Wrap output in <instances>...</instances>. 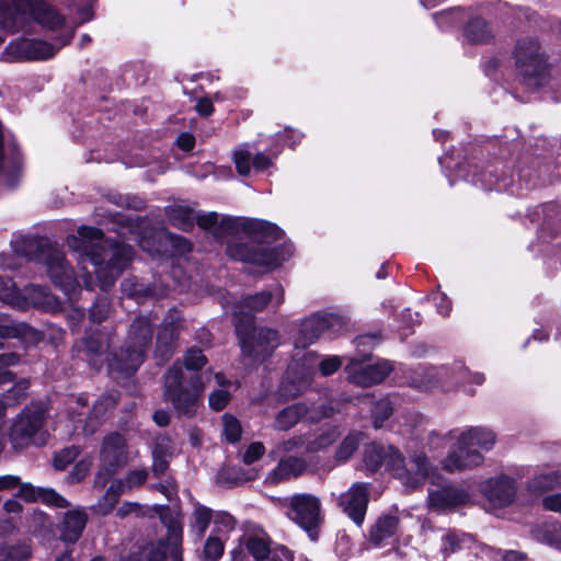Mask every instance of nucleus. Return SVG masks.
Returning <instances> with one entry per match:
<instances>
[{
    "instance_id": "nucleus-51",
    "label": "nucleus",
    "mask_w": 561,
    "mask_h": 561,
    "mask_svg": "<svg viewBox=\"0 0 561 561\" xmlns=\"http://www.w3.org/2000/svg\"><path fill=\"white\" fill-rule=\"evenodd\" d=\"M169 466L170 463L167 459L165 450L160 446H156L152 450L151 471L153 477L161 478L168 471Z\"/></svg>"
},
{
    "instance_id": "nucleus-57",
    "label": "nucleus",
    "mask_w": 561,
    "mask_h": 561,
    "mask_svg": "<svg viewBox=\"0 0 561 561\" xmlns=\"http://www.w3.org/2000/svg\"><path fill=\"white\" fill-rule=\"evenodd\" d=\"M217 221H218V214L216 211H209L206 214L196 211L195 225H197L204 231L211 233Z\"/></svg>"
},
{
    "instance_id": "nucleus-36",
    "label": "nucleus",
    "mask_w": 561,
    "mask_h": 561,
    "mask_svg": "<svg viewBox=\"0 0 561 561\" xmlns=\"http://www.w3.org/2000/svg\"><path fill=\"white\" fill-rule=\"evenodd\" d=\"M378 341L379 335L377 334L358 335L354 341L357 347V355L351 359V363L353 365H359L369 362L373 357V346L377 344Z\"/></svg>"
},
{
    "instance_id": "nucleus-13",
    "label": "nucleus",
    "mask_w": 561,
    "mask_h": 561,
    "mask_svg": "<svg viewBox=\"0 0 561 561\" xmlns=\"http://www.w3.org/2000/svg\"><path fill=\"white\" fill-rule=\"evenodd\" d=\"M73 35L75 32L72 31L66 35L58 36V47L44 39L24 38L16 43H10L8 49L25 60H47L53 58L61 47L70 44Z\"/></svg>"
},
{
    "instance_id": "nucleus-29",
    "label": "nucleus",
    "mask_w": 561,
    "mask_h": 561,
    "mask_svg": "<svg viewBox=\"0 0 561 561\" xmlns=\"http://www.w3.org/2000/svg\"><path fill=\"white\" fill-rule=\"evenodd\" d=\"M257 478L259 473L255 469L245 470L238 466L222 468L217 474L218 482L229 488L240 485L248 481H254Z\"/></svg>"
},
{
    "instance_id": "nucleus-5",
    "label": "nucleus",
    "mask_w": 561,
    "mask_h": 561,
    "mask_svg": "<svg viewBox=\"0 0 561 561\" xmlns=\"http://www.w3.org/2000/svg\"><path fill=\"white\" fill-rule=\"evenodd\" d=\"M495 434L488 428L476 426L462 432L455 449L443 460L447 472L471 469L483 462L482 451H489L495 444Z\"/></svg>"
},
{
    "instance_id": "nucleus-7",
    "label": "nucleus",
    "mask_w": 561,
    "mask_h": 561,
    "mask_svg": "<svg viewBox=\"0 0 561 561\" xmlns=\"http://www.w3.org/2000/svg\"><path fill=\"white\" fill-rule=\"evenodd\" d=\"M242 355L256 363L266 362L279 345V333L267 327L256 328L250 316L234 324Z\"/></svg>"
},
{
    "instance_id": "nucleus-10",
    "label": "nucleus",
    "mask_w": 561,
    "mask_h": 561,
    "mask_svg": "<svg viewBox=\"0 0 561 561\" xmlns=\"http://www.w3.org/2000/svg\"><path fill=\"white\" fill-rule=\"evenodd\" d=\"M345 323L340 316L334 313H313L304 319L299 324L294 345L305 350L313 344L324 333H335L344 328Z\"/></svg>"
},
{
    "instance_id": "nucleus-37",
    "label": "nucleus",
    "mask_w": 561,
    "mask_h": 561,
    "mask_svg": "<svg viewBox=\"0 0 561 561\" xmlns=\"http://www.w3.org/2000/svg\"><path fill=\"white\" fill-rule=\"evenodd\" d=\"M241 220L242 217L234 216H222L220 221H217L216 226L210 233L215 241L222 242V240L232 236L239 231H241Z\"/></svg>"
},
{
    "instance_id": "nucleus-44",
    "label": "nucleus",
    "mask_w": 561,
    "mask_h": 561,
    "mask_svg": "<svg viewBox=\"0 0 561 561\" xmlns=\"http://www.w3.org/2000/svg\"><path fill=\"white\" fill-rule=\"evenodd\" d=\"M224 435L227 443L234 445L240 442L242 427L240 421L230 413L222 415Z\"/></svg>"
},
{
    "instance_id": "nucleus-62",
    "label": "nucleus",
    "mask_w": 561,
    "mask_h": 561,
    "mask_svg": "<svg viewBox=\"0 0 561 561\" xmlns=\"http://www.w3.org/2000/svg\"><path fill=\"white\" fill-rule=\"evenodd\" d=\"M234 164L237 172L242 175L247 176L250 174L251 165H252V159L251 154L248 151H240L234 154Z\"/></svg>"
},
{
    "instance_id": "nucleus-18",
    "label": "nucleus",
    "mask_w": 561,
    "mask_h": 561,
    "mask_svg": "<svg viewBox=\"0 0 561 561\" xmlns=\"http://www.w3.org/2000/svg\"><path fill=\"white\" fill-rule=\"evenodd\" d=\"M368 503L369 494L367 484L363 482L353 484L350 492L342 496L340 501V504L343 506V512L358 527H362L364 524Z\"/></svg>"
},
{
    "instance_id": "nucleus-39",
    "label": "nucleus",
    "mask_w": 561,
    "mask_h": 561,
    "mask_svg": "<svg viewBox=\"0 0 561 561\" xmlns=\"http://www.w3.org/2000/svg\"><path fill=\"white\" fill-rule=\"evenodd\" d=\"M110 309L111 299L106 295L96 296L89 308V320L96 324L102 323L107 319Z\"/></svg>"
},
{
    "instance_id": "nucleus-45",
    "label": "nucleus",
    "mask_w": 561,
    "mask_h": 561,
    "mask_svg": "<svg viewBox=\"0 0 561 561\" xmlns=\"http://www.w3.org/2000/svg\"><path fill=\"white\" fill-rule=\"evenodd\" d=\"M21 356L14 352L0 354V385L13 382L15 374L8 369L10 366L18 365Z\"/></svg>"
},
{
    "instance_id": "nucleus-56",
    "label": "nucleus",
    "mask_w": 561,
    "mask_h": 561,
    "mask_svg": "<svg viewBox=\"0 0 561 561\" xmlns=\"http://www.w3.org/2000/svg\"><path fill=\"white\" fill-rule=\"evenodd\" d=\"M265 454V446L261 442L251 443L245 449L242 461L245 465H252L255 461L260 460Z\"/></svg>"
},
{
    "instance_id": "nucleus-2",
    "label": "nucleus",
    "mask_w": 561,
    "mask_h": 561,
    "mask_svg": "<svg viewBox=\"0 0 561 561\" xmlns=\"http://www.w3.org/2000/svg\"><path fill=\"white\" fill-rule=\"evenodd\" d=\"M207 364V358L197 346L190 347L184 354L183 371L179 363H174L164 374V399L170 402L179 415L193 417L201 402L204 383L199 370Z\"/></svg>"
},
{
    "instance_id": "nucleus-59",
    "label": "nucleus",
    "mask_w": 561,
    "mask_h": 561,
    "mask_svg": "<svg viewBox=\"0 0 561 561\" xmlns=\"http://www.w3.org/2000/svg\"><path fill=\"white\" fill-rule=\"evenodd\" d=\"M118 502L119 500H117V497H114L113 495L105 492L104 495L99 500L95 506V512L101 516H107L113 513Z\"/></svg>"
},
{
    "instance_id": "nucleus-38",
    "label": "nucleus",
    "mask_w": 561,
    "mask_h": 561,
    "mask_svg": "<svg viewBox=\"0 0 561 561\" xmlns=\"http://www.w3.org/2000/svg\"><path fill=\"white\" fill-rule=\"evenodd\" d=\"M32 557V548L25 542L0 546V561H27Z\"/></svg>"
},
{
    "instance_id": "nucleus-55",
    "label": "nucleus",
    "mask_w": 561,
    "mask_h": 561,
    "mask_svg": "<svg viewBox=\"0 0 561 561\" xmlns=\"http://www.w3.org/2000/svg\"><path fill=\"white\" fill-rule=\"evenodd\" d=\"M229 401L230 393L224 389L214 390L208 398L209 407L217 412L222 411L228 405Z\"/></svg>"
},
{
    "instance_id": "nucleus-24",
    "label": "nucleus",
    "mask_w": 561,
    "mask_h": 561,
    "mask_svg": "<svg viewBox=\"0 0 561 561\" xmlns=\"http://www.w3.org/2000/svg\"><path fill=\"white\" fill-rule=\"evenodd\" d=\"M400 519L391 514L380 515L369 527L368 540L374 547L381 546L385 541L393 537L398 530Z\"/></svg>"
},
{
    "instance_id": "nucleus-53",
    "label": "nucleus",
    "mask_w": 561,
    "mask_h": 561,
    "mask_svg": "<svg viewBox=\"0 0 561 561\" xmlns=\"http://www.w3.org/2000/svg\"><path fill=\"white\" fill-rule=\"evenodd\" d=\"M459 550H461L460 537L455 530H449L442 537L440 552L446 558Z\"/></svg>"
},
{
    "instance_id": "nucleus-1",
    "label": "nucleus",
    "mask_w": 561,
    "mask_h": 561,
    "mask_svg": "<svg viewBox=\"0 0 561 561\" xmlns=\"http://www.w3.org/2000/svg\"><path fill=\"white\" fill-rule=\"evenodd\" d=\"M241 232L248 241L231 239L226 243L225 254L232 261L260 267L263 273L273 272L294 254L295 247L290 241L282 240L284 230L276 224L251 217H242Z\"/></svg>"
},
{
    "instance_id": "nucleus-21",
    "label": "nucleus",
    "mask_w": 561,
    "mask_h": 561,
    "mask_svg": "<svg viewBox=\"0 0 561 561\" xmlns=\"http://www.w3.org/2000/svg\"><path fill=\"white\" fill-rule=\"evenodd\" d=\"M87 523L88 515L84 511H67L59 527V539L67 545H75L81 538Z\"/></svg>"
},
{
    "instance_id": "nucleus-63",
    "label": "nucleus",
    "mask_w": 561,
    "mask_h": 561,
    "mask_svg": "<svg viewBox=\"0 0 561 561\" xmlns=\"http://www.w3.org/2000/svg\"><path fill=\"white\" fill-rule=\"evenodd\" d=\"M342 365L339 356H329L323 358L319 364V371L322 376L328 377L336 373Z\"/></svg>"
},
{
    "instance_id": "nucleus-20",
    "label": "nucleus",
    "mask_w": 561,
    "mask_h": 561,
    "mask_svg": "<svg viewBox=\"0 0 561 561\" xmlns=\"http://www.w3.org/2000/svg\"><path fill=\"white\" fill-rule=\"evenodd\" d=\"M393 370L389 360L379 359L375 364H366L353 373L352 381L360 387L368 388L381 383Z\"/></svg>"
},
{
    "instance_id": "nucleus-9",
    "label": "nucleus",
    "mask_w": 561,
    "mask_h": 561,
    "mask_svg": "<svg viewBox=\"0 0 561 561\" xmlns=\"http://www.w3.org/2000/svg\"><path fill=\"white\" fill-rule=\"evenodd\" d=\"M286 516L317 542L324 524L320 499L311 493L294 494L288 500Z\"/></svg>"
},
{
    "instance_id": "nucleus-22",
    "label": "nucleus",
    "mask_w": 561,
    "mask_h": 561,
    "mask_svg": "<svg viewBox=\"0 0 561 561\" xmlns=\"http://www.w3.org/2000/svg\"><path fill=\"white\" fill-rule=\"evenodd\" d=\"M462 35L470 45H488L495 38L490 23L479 15L472 16L466 22Z\"/></svg>"
},
{
    "instance_id": "nucleus-17",
    "label": "nucleus",
    "mask_w": 561,
    "mask_h": 561,
    "mask_svg": "<svg viewBox=\"0 0 561 561\" xmlns=\"http://www.w3.org/2000/svg\"><path fill=\"white\" fill-rule=\"evenodd\" d=\"M481 492L491 503L500 507L508 506L516 496L515 480L506 474L490 478L482 483Z\"/></svg>"
},
{
    "instance_id": "nucleus-31",
    "label": "nucleus",
    "mask_w": 561,
    "mask_h": 561,
    "mask_svg": "<svg viewBox=\"0 0 561 561\" xmlns=\"http://www.w3.org/2000/svg\"><path fill=\"white\" fill-rule=\"evenodd\" d=\"M119 398L121 393L117 390L107 391L100 396V398L94 402L88 415V423L91 425L101 424L106 412L110 409H114L116 407Z\"/></svg>"
},
{
    "instance_id": "nucleus-58",
    "label": "nucleus",
    "mask_w": 561,
    "mask_h": 561,
    "mask_svg": "<svg viewBox=\"0 0 561 561\" xmlns=\"http://www.w3.org/2000/svg\"><path fill=\"white\" fill-rule=\"evenodd\" d=\"M16 488V497L23 500L26 503L37 502V490H39L41 486H34L31 482H22L20 480V484H18Z\"/></svg>"
},
{
    "instance_id": "nucleus-42",
    "label": "nucleus",
    "mask_w": 561,
    "mask_h": 561,
    "mask_svg": "<svg viewBox=\"0 0 561 561\" xmlns=\"http://www.w3.org/2000/svg\"><path fill=\"white\" fill-rule=\"evenodd\" d=\"M393 414V405L388 399H380L373 404L371 422L375 428H381L385 422Z\"/></svg>"
},
{
    "instance_id": "nucleus-12",
    "label": "nucleus",
    "mask_w": 561,
    "mask_h": 561,
    "mask_svg": "<svg viewBox=\"0 0 561 561\" xmlns=\"http://www.w3.org/2000/svg\"><path fill=\"white\" fill-rule=\"evenodd\" d=\"M100 473L107 479L115 476L128 461V445L125 436L119 432H112L104 436L100 451Z\"/></svg>"
},
{
    "instance_id": "nucleus-49",
    "label": "nucleus",
    "mask_w": 561,
    "mask_h": 561,
    "mask_svg": "<svg viewBox=\"0 0 561 561\" xmlns=\"http://www.w3.org/2000/svg\"><path fill=\"white\" fill-rule=\"evenodd\" d=\"M171 547L167 546V541L157 540L148 542L146 561H165L168 556L171 558Z\"/></svg>"
},
{
    "instance_id": "nucleus-8",
    "label": "nucleus",
    "mask_w": 561,
    "mask_h": 561,
    "mask_svg": "<svg viewBox=\"0 0 561 561\" xmlns=\"http://www.w3.org/2000/svg\"><path fill=\"white\" fill-rule=\"evenodd\" d=\"M134 248L123 241L108 240L104 254L100 255L99 264L94 266L98 285L103 293H107L130 265L134 259Z\"/></svg>"
},
{
    "instance_id": "nucleus-4",
    "label": "nucleus",
    "mask_w": 561,
    "mask_h": 561,
    "mask_svg": "<svg viewBox=\"0 0 561 561\" xmlns=\"http://www.w3.org/2000/svg\"><path fill=\"white\" fill-rule=\"evenodd\" d=\"M153 327L147 316H137L130 323L123 346L112 354L108 368L123 377H131L144 363L151 347Z\"/></svg>"
},
{
    "instance_id": "nucleus-46",
    "label": "nucleus",
    "mask_w": 561,
    "mask_h": 561,
    "mask_svg": "<svg viewBox=\"0 0 561 561\" xmlns=\"http://www.w3.org/2000/svg\"><path fill=\"white\" fill-rule=\"evenodd\" d=\"M37 502L57 508H67L70 502L51 488H39L37 490Z\"/></svg>"
},
{
    "instance_id": "nucleus-14",
    "label": "nucleus",
    "mask_w": 561,
    "mask_h": 561,
    "mask_svg": "<svg viewBox=\"0 0 561 561\" xmlns=\"http://www.w3.org/2000/svg\"><path fill=\"white\" fill-rule=\"evenodd\" d=\"M16 13L27 11L30 18L48 31H57L66 23V18L45 0H12Z\"/></svg>"
},
{
    "instance_id": "nucleus-41",
    "label": "nucleus",
    "mask_w": 561,
    "mask_h": 561,
    "mask_svg": "<svg viewBox=\"0 0 561 561\" xmlns=\"http://www.w3.org/2000/svg\"><path fill=\"white\" fill-rule=\"evenodd\" d=\"M211 519L213 511L201 503H196L193 512V527L196 529V534L199 538L205 535Z\"/></svg>"
},
{
    "instance_id": "nucleus-3",
    "label": "nucleus",
    "mask_w": 561,
    "mask_h": 561,
    "mask_svg": "<svg viewBox=\"0 0 561 561\" xmlns=\"http://www.w3.org/2000/svg\"><path fill=\"white\" fill-rule=\"evenodd\" d=\"M11 247L16 255L43 263L55 288L62 291L68 299L80 291V284L73 267L67 261L65 253L47 238L20 236L11 241Z\"/></svg>"
},
{
    "instance_id": "nucleus-43",
    "label": "nucleus",
    "mask_w": 561,
    "mask_h": 561,
    "mask_svg": "<svg viewBox=\"0 0 561 561\" xmlns=\"http://www.w3.org/2000/svg\"><path fill=\"white\" fill-rule=\"evenodd\" d=\"M358 446V436L354 433H350L343 438V440L337 446L334 458L336 459V461L345 462L356 453Z\"/></svg>"
},
{
    "instance_id": "nucleus-35",
    "label": "nucleus",
    "mask_w": 561,
    "mask_h": 561,
    "mask_svg": "<svg viewBox=\"0 0 561 561\" xmlns=\"http://www.w3.org/2000/svg\"><path fill=\"white\" fill-rule=\"evenodd\" d=\"M243 546L248 553L256 561H264L273 552L270 546V538L251 535L244 539Z\"/></svg>"
},
{
    "instance_id": "nucleus-25",
    "label": "nucleus",
    "mask_w": 561,
    "mask_h": 561,
    "mask_svg": "<svg viewBox=\"0 0 561 561\" xmlns=\"http://www.w3.org/2000/svg\"><path fill=\"white\" fill-rule=\"evenodd\" d=\"M164 214L172 227L187 233L193 231L196 211L191 206L181 204L169 205L165 207Z\"/></svg>"
},
{
    "instance_id": "nucleus-52",
    "label": "nucleus",
    "mask_w": 561,
    "mask_h": 561,
    "mask_svg": "<svg viewBox=\"0 0 561 561\" xmlns=\"http://www.w3.org/2000/svg\"><path fill=\"white\" fill-rule=\"evenodd\" d=\"M165 237L170 245L176 253L185 255L193 251V243L186 237L176 234L168 230H165Z\"/></svg>"
},
{
    "instance_id": "nucleus-11",
    "label": "nucleus",
    "mask_w": 561,
    "mask_h": 561,
    "mask_svg": "<svg viewBox=\"0 0 561 561\" xmlns=\"http://www.w3.org/2000/svg\"><path fill=\"white\" fill-rule=\"evenodd\" d=\"M78 236L68 239V245L78 252L81 261L99 264L100 255L104 254L105 244L110 239L105 238L102 229L82 225L77 230Z\"/></svg>"
},
{
    "instance_id": "nucleus-28",
    "label": "nucleus",
    "mask_w": 561,
    "mask_h": 561,
    "mask_svg": "<svg viewBox=\"0 0 561 561\" xmlns=\"http://www.w3.org/2000/svg\"><path fill=\"white\" fill-rule=\"evenodd\" d=\"M20 339L24 342L38 340V331L25 322L3 323L0 320V348L3 347V340Z\"/></svg>"
},
{
    "instance_id": "nucleus-32",
    "label": "nucleus",
    "mask_w": 561,
    "mask_h": 561,
    "mask_svg": "<svg viewBox=\"0 0 561 561\" xmlns=\"http://www.w3.org/2000/svg\"><path fill=\"white\" fill-rule=\"evenodd\" d=\"M176 340L178 332L175 327L172 323L164 325L157 334L156 356L169 359L173 354Z\"/></svg>"
},
{
    "instance_id": "nucleus-16",
    "label": "nucleus",
    "mask_w": 561,
    "mask_h": 561,
    "mask_svg": "<svg viewBox=\"0 0 561 561\" xmlns=\"http://www.w3.org/2000/svg\"><path fill=\"white\" fill-rule=\"evenodd\" d=\"M471 502V495L461 485L446 483L428 492V506L438 512H454Z\"/></svg>"
},
{
    "instance_id": "nucleus-26",
    "label": "nucleus",
    "mask_w": 561,
    "mask_h": 561,
    "mask_svg": "<svg viewBox=\"0 0 561 561\" xmlns=\"http://www.w3.org/2000/svg\"><path fill=\"white\" fill-rule=\"evenodd\" d=\"M306 468L307 462L304 458L289 456L277 463L271 473V478L276 483L287 481L290 478L301 476L306 471Z\"/></svg>"
},
{
    "instance_id": "nucleus-34",
    "label": "nucleus",
    "mask_w": 561,
    "mask_h": 561,
    "mask_svg": "<svg viewBox=\"0 0 561 561\" xmlns=\"http://www.w3.org/2000/svg\"><path fill=\"white\" fill-rule=\"evenodd\" d=\"M387 459L385 461V467L388 472H390L394 478L403 479L407 478L410 473V470L405 466V458L398 447L389 444L388 445Z\"/></svg>"
},
{
    "instance_id": "nucleus-23",
    "label": "nucleus",
    "mask_w": 561,
    "mask_h": 561,
    "mask_svg": "<svg viewBox=\"0 0 561 561\" xmlns=\"http://www.w3.org/2000/svg\"><path fill=\"white\" fill-rule=\"evenodd\" d=\"M476 182L486 191H502L512 183V178L497 163H489L473 173Z\"/></svg>"
},
{
    "instance_id": "nucleus-27",
    "label": "nucleus",
    "mask_w": 561,
    "mask_h": 561,
    "mask_svg": "<svg viewBox=\"0 0 561 561\" xmlns=\"http://www.w3.org/2000/svg\"><path fill=\"white\" fill-rule=\"evenodd\" d=\"M309 412V408L304 402L293 403L282 409L276 417L275 425L279 431H288L300 422Z\"/></svg>"
},
{
    "instance_id": "nucleus-48",
    "label": "nucleus",
    "mask_w": 561,
    "mask_h": 561,
    "mask_svg": "<svg viewBox=\"0 0 561 561\" xmlns=\"http://www.w3.org/2000/svg\"><path fill=\"white\" fill-rule=\"evenodd\" d=\"M411 471H413V480L422 482L426 480L430 473V461L425 454H416L411 458Z\"/></svg>"
},
{
    "instance_id": "nucleus-50",
    "label": "nucleus",
    "mask_w": 561,
    "mask_h": 561,
    "mask_svg": "<svg viewBox=\"0 0 561 561\" xmlns=\"http://www.w3.org/2000/svg\"><path fill=\"white\" fill-rule=\"evenodd\" d=\"M224 542L218 537L209 536L204 545V560L218 561L224 554Z\"/></svg>"
},
{
    "instance_id": "nucleus-30",
    "label": "nucleus",
    "mask_w": 561,
    "mask_h": 561,
    "mask_svg": "<svg viewBox=\"0 0 561 561\" xmlns=\"http://www.w3.org/2000/svg\"><path fill=\"white\" fill-rule=\"evenodd\" d=\"M388 445L382 442H371L365 447L363 461L370 474L377 473L387 459Z\"/></svg>"
},
{
    "instance_id": "nucleus-33",
    "label": "nucleus",
    "mask_w": 561,
    "mask_h": 561,
    "mask_svg": "<svg viewBox=\"0 0 561 561\" xmlns=\"http://www.w3.org/2000/svg\"><path fill=\"white\" fill-rule=\"evenodd\" d=\"M560 484L561 473L553 471L534 477L528 482L527 490L534 495H542L543 493L558 488Z\"/></svg>"
},
{
    "instance_id": "nucleus-40",
    "label": "nucleus",
    "mask_w": 561,
    "mask_h": 561,
    "mask_svg": "<svg viewBox=\"0 0 561 561\" xmlns=\"http://www.w3.org/2000/svg\"><path fill=\"white\" fill-rule=\"evenodd\" d=\"M81 450L78 446L71 445L56 451L53 457V467L57 471H64L75 462Z\"/></svg>"
},
{
    "instance_id": "nucleus-61",
    "label": "nucleus",
    "mask_w": 561,
    "mask_h": 561,
    "mask_svg": "<svg viewBox=\"0 0 561 561\" xmlns=\"http://www.w3.org/2000/svg\"><path fill=\"white\" fill-rule=\"evenodd\" d=\"M148 479V471L147 469H137V470H130L126 478L125 483L128 489H135L142 486Z\"/></svg>"
},
{
    "instance_id": "nucleus-60",
    "label": "nucleus",
    "mask_w": 561,
    "mask_h": 561,
    "mask_svg": "<svg viewBox=\"0 0 561 561\" xmlns=\"http://www.w3.org/2000/svg\"><path fill=\"white\" fill-rule=\"evenodd\" d=\"M90 470V463L85 460H79L68 473L70 483H80L85 479Z\"/></svg>"
},
{
    "instance_id": "nucleus-15",
    "label": "nucleus",
    "mask_w": 561,
    "mask_h": 561,
    "mask_svg": "<svg viewBox=\"0 0 561 561\" xmlns=\"http://www.w3.org/2000/svg\"><path fill=\"white\" fill-rule=\"evenodd\" d=\"M44 413L41 410H23L13 422L10 439L15 448H24L34 443L35 435L43 427Z\"/></svg>"
},
{
    "instance_id": "nucleus-47",
    "label": "nucleus",
    "mask_w": 561,
    "mask_h": 561,
    "mask_svg": "<svg viewBox=\"0 0 561 561\" xmlns=\"http://www.w3.org/2000/svg\"><path fill=\"white\" fill-rule=\"evenodd\" d=\"M159 540L167 541V546L171 547V552H183L182 540H183V528L180 523L171 520L167 526L165 537Z\"/></svg>"
},
{
    "instance_id": "nucleus-64",
    "label": "nucleus",
    "mask_w": 561,
    "mask_h": 561,
    "mask_svg": "<svg viewBox=\"0 0 561 561\" xmlns=\"http://www.w3.org/2000/svg\"><path fill=\"white\" fill-rule=\"evenodd\" d=\"M18 293V287L12 278L0 275V299L3 301L11 300Z\"/></svg>"
},
{
    "instance_id": "nucleus-6",
    "label": "nucleus",
    "mask_w": 561,
    "mask_h": 561,
    "mask_svg": "<svg viewBox=\"0 0 561 561\" xmlns=\"http://www.w3.org/2000/svg\"><path fill=\"white\" fill-rule=\"evenodd\" d=\"M512 56L524 85L538 89L545 84L548 72V55L538 38L519 37L514 45Z\"/></svg>"
},
{
    "instance_id": "nucleus-54",
    "label": "nucleus",
    "mask_w": 561,
    "mask_h": 561,
    "mask_svg": "<svg viewBox=\"0 0 561 561\" xmlns=\"http://www.w3.org/2000/svg\"><path fill=\"white\" fill-rule=\"evenodd\" d=\"M339 433L336 428L331 427L320 433L312 442V450L325 449L336 442Z\"/></svg>"
},
{
    "instance_id": "nucleus-19",
    "label": "nucleus",
    "mask_w": 561,
    "mask_h": 561,
    "mask_svg": "<svg viewBox=\"0 0 561 561\" xmlns=\"http://www.w3.org/2000/svg\"><path fill=\"white\" fill-rule=\"evenodd\" d=\"M273 291L265 289L253 295L243 297L233 307L232 321L236 324L239 320H243L245 316L251 314L253 323H255V313L262 312L272 302Z\"/></svg>"
}]
</instances>
